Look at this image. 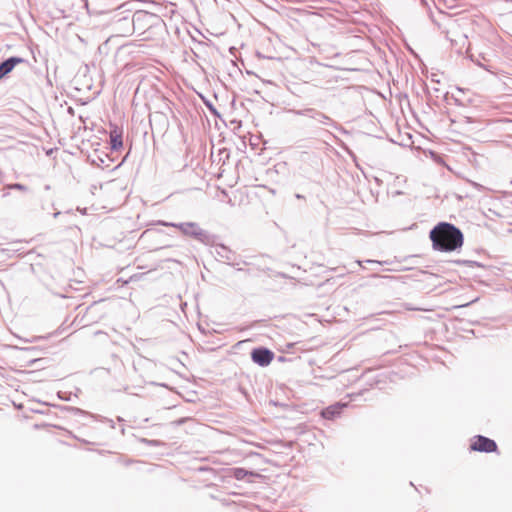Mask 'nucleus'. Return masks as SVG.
<instances>
[{"mask_svg": "<svg viewBox=\"0 0 512 512\" xmlns=\"http://www.w3.org/2000/svg\"><path fill=\"white\" fill-rule=\"evenodd\" d=\"M110 145L112 150H119L123 146L122 132L117 128L110 131Z\"/></svg>", "mask_w": 512, "mask_h": 512, "instance_id": "obj_7", "label": "nucleus"}, {"mask_svg": "<svg viewBox=\"0 0 512 512\" xmlns=\"http://www.w3.org/2000/svg\"><path fill=\"white\" fill-rule=\"evenodd\" d=\"M346 405L345 404H334V405H331L327 408H325L322 412H321V415L323 418L325 419H333L334 417L338 416L341 414L342 412V409L345 407Z\"/></svg>", "mask_w": 512, "mask_h": 512, "instance_id": "obj_6", "label": "nucleus"}, {"mask_svg": "<svg viewBox=\"0 0 512 512\" xmlns=\"http://www.w3.org/2000/svg\"><path fill=\"white\" fill-rule=\"evenodd\" d=\"M432 247L440 252H452L464 244L462 231L448 222H440L429 233Z\"/></svg>", "mask_w": 512, "mask_h": 512, "instance_id": "obj_1", "label": "nucleus"}, {"mask_svg": "<svg viewBox=\"0 0 512 512\" xmlns=\"http://www.w3.org/2000/svg\"><path fill=\"white\" fill-rule=\"evenodd\" d=\"M176 228H178L183 234L193 236L196 238H200L204 236L203 230L198 226L197 223L194 222H188V223H181L179 225H174Z\"/></svg>", "mask_w": 512, "mask_h": 512, "instance_id": "obj_4", "label": "nucleus"}, {"mask_svg": "<svg viewBox=\"0 0 512 512\" xmlns=\"http://www.w3.org/2000/svg\"><path fill=\"white\" fill-rule=\"evenodd\" d=\"M230 474L237 480L244 479L247 475H254L252 472H248L243 468H234L230 471Z\"/></svg>", "mask_w": 512, "mask_h": 512, "instance_id": "obj_8", "label": "nucleus"}, {"mask_svg": "<svg viewBox=\"0 0 512 512\" xmlns=\"http://www.w3.org/2000/svg\"><path fill=\"white\" fill-rule=\"evenodd\" d=\"M253 362L260 366H268L274 359V353L267 348H256L251 352Z\"/></svg>", "mask_w": 512, "mask_h": 512, "instance_id": "obj_3", "label": "nucleus"}, {"mask_svg": "<svg viewBox=\"0 0 512 512\" xmlns=\"http://www.w3.org/2000/svg\"><path fill=\"white\" fill-rule=\"evenodd\" d=\"M23 59L20 57H11L0 64V79L8 75L16 65L23 63Z\"/></svg>", "mask_w": 512, "mask_h": 512, "instance_id": "obj_5", "label": "nucleus"}, {"mask_svg": "<svg viewBox=\"0 0 512 512\" xmlns=\"http://www.w3.org/2000/svg\"><path fill=\"white\" fill-rule=\"evenodd\" d=\"M470 450L477 452H495L497 444L494 440L478 435L471 440Z\"/></svg>", "mask_w": 512, "mask_h": 512, "instance_id": "obj_2", "label": "nucleus"}]
</instances>
